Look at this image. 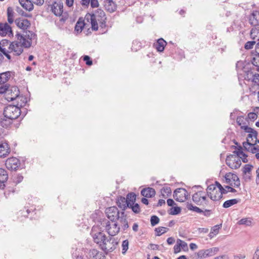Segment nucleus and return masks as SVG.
Instances as JSON below:
<instances>
[{
	"label": "nucleus",
	"instance_id": "nucleus-24",
	"mask_svg": "<svg viewBox=\"0 0 259 259\" xmlns=\"http://www.w3.org/2000/svg\"><path fill=\"white\" fill-rule=\"evenodd\" d=\"M166 44V41L161 38L158 39L157 41L154 44V47L158 52H161L163 51Z\"/></svg>",
	"mask_w": 259,
	"mask_h": 259
},
{
	"label": "nucleus",
	"instance_id": "nucleus-41",
	"mask_svg": "<svg viewBox=\"0 0 259 259\" xmlns=\"http://www.w3.org/2000/svg\"><path fill=\"white\" fill-rule=\"evenodd\" d=\"M168 230V228L163 227H159L155 228V231L156 232V235L159 236L162 234L167 232Z\"/></svg>",
	"mask_w": 259,
	"mask_h": 259
},
{
	"label": "nucleus",
	"instance_id": "nucleus-59",
	"mask_svg": "<svg viewBox=\"0 0 259 259\" xmlns=\"http://www.w3.org/2000/svg\"><path fill=\"white\" fill-rule=\"evenodd\" d=\"M83 60L85 62L86 65L88 66H91L93 64V61L89 56H84L83 57Z\"/></svg>",
	"mask_w": 259,
	"mask_h": 259
},
{
	"label": "nucleus",
	"instance_id": "nucleus-46",
	"mask_svg": "<svg viewBox=\"0 0 259 259\" xmlns=\"http://www.w3.org/2000/svg\"><path fill=\"white\" fill-rule=\"evenodd\" d=\"M242 114V112L237 109H234L232 112L231 113L230 118L231 120H233V122H235V119L236 120V118L237 115Z\"/></svg>",
	"mask_w": 259,
	"mask_h": 259
},
{
	"label": "nucleus",
	"instance_id": "nucleus-16",
	"mask_svg": "<svg viewBox=\"0 0 259 259\" xmlns=\"http://www.w3.org/2000/svg\"><path fill=\"white\" fill-rule=\"evenodd\" d=\"M105 212L107 218L110 221H116L120 218L119 210L116 207H108L106 208Z\"/></svg>",
	"mask_w": 259,
	"mask_h": 259
},
{
	"label": "nucleus",
	"instance_id": "nucleus-23",
	"mask_svg": "<svg viewBox=\"0 0 259 259\" xmlns=\"http://www.w3.org/2000/svg\"><path fill=\"white\" fill-rule=\"evenodd\" d=\"M155 193L156 192L154 189L150 187L144 188L141 191V194L143 196L147 198H150L154 196Z\"/></svg>",
	"mask_w": 259,
	"mask_h": 259
},
{
	"label": "nucleus",
	"instance_id": "nucleus-18",
	"mask_svg": "<svg viewBox=\"0 0 259 259\" xmlns=\"http://www.w3.org/2000/svg\"><path fill=\"white\" fill-rule=\"evenodd\" d=\"M248 21L251 26H258L259 25V11H253L249 16Z\"/></svg>",
	"mask_w": 259,
	"mask_h": 259
},
{
	"label": "nucleus",
	"instance_id": "nucleus-55",
	"mask_svg": "<svg viewBox=\"0 0 259 259\" xmlns=\"http://www.w3.org/2000/svg\"><path fill=\"white\" fill-rule=\"evenodd\" d=\"M16 11L20 15L25 17H30V15L25 12L20 7H16Z\"/></svg>",
	"mask_w": 259,
	"mask_h": 259
},
{
	"label": "nucleus",
	"instance_id": "nucleus-14",
	"mask_svg": "<svg viewBox=\"0 0 259 259\" xmlns=\"http://www.w3.org/2000/svg\"><path fill=\"white\" fill-rule=\"evenodd\" d=\"M19 94V89L17 87L9 85L7 95H5V99L8 101H12L16 99Z\"/></svg>",
	"mask_w": 259,
	"mask_h": 259
},
{
	"label": "nucleus",
	"instance_id": "nucleus-49",
	"mask_svg": "<svg viewBox=\"0 0 259 259\" xmlns=\"http://www.w3.org/2000/svg\"><path fill=\"white\" fill-rule=\"evenodd\" d=\"M141 48V43L137 40H134L132 46V50L134 51H137Z\"/></svg>",
	"mask_w": 259,
	"mask_h": 259
},
{
	"label": "nucleus",
	"instance_id": "nucleus-52",
	"mask_svg": "<svg viewBox=\"0 0 259 259\" xmlns=\"http://www.w3.org/2000/svg\"><path fill=\"white\" fill-rule=\"evenodd\" d=\"M10 120L11 119H9L8 118L3 119L2 121H1V125L4 128H8L11 124Z\"/></svg>",
	"mask_w": 259,
	"mask_h": 259
},
{
	"label": "nucleus",
	"instance_id": "nucleus-15",
	"mask_svg": "<svg viewBox=\"0 0 259 259\" xmlns=\"http://www.w3.org/2000/svg\"><path fill=\"white\" fill-rule=\"evenodd\" d=\"M188 192L184 188H178L174 192V198L177 201L184 202L188 199Z\"/></svg>",
	"mask_w": 259,
	"mask_h": 259
},
{
	"label": "nucleus",
	"instance_id": "nucleus-28",
	"mask_svg": "<svg viewBox=\"0 0 259 259\" xmlns=\"http://www.w3.org/2000/svg\"><path fill=\"white\" fill-rule=\"evenodd\" d=\"M247 133H250L247 137L246 140H248L251 144L256 143L257 133L256 131H245Z\"/></svg>",
	"mask_w": 259,
	"mask_h": 259
},
{
	"label": "nucleus",
	"instance_id": "nucleus-8",
	"mask_svg": "<svg viewBox=\"0 0 259 259\" xmlns=\"http://www.w3.org/2000/svg\"><path fill=\"white\" fill-rule=\"evenodd\" d=\"M223 181L224 183L234 187L238 188L240 185V182L238 177L237 175L232 172L226 173L224 176Z\"/></svg>",
	"mask_w": 259,
	"mask_h": 259
},
{
	"label": "nucleus",
	"instance_id": "nucleus-57",
	"mask_svg": "<svg viewBox=\"0 0 259 259\" xmlns=\"http://www.w3.org/2000/svg\"><path fill=\"white\" fill-rule=\"evenodd\" d=\"M151 224L152 226H155L158 224L159 219L156 215H152L150 219Z\"/></svg>",
	"mask_w": 259,
	"mask_h": 259
},
{
	"label": "nucleus",
	"instance_id": "nucleus-32",
	"mask_svg": "<svg viewBox=\"0 0 259 259\" xmlns=\"http://www.w3.org/2000/svg\"><path fill=\"white\" fill-rule=\"evenodd\" d=\"M250 36L252 39L255 41L259 40V28L254 27L252 28L250 32Z\"/></svg>",
	"mask_w": 259,
	"mask_h": 259
},
{
	"label": "nucleus",
	"instance_id": "nucleus-39",
	"mask_svg": "<svg viewBox=\"0 0 259 259\" xmlns=\"http://www.w3.org/2000/svg\"><path fill=\"white\" fill-rule=\"evenodd\" d=\"M25 37L31 41L34 40L35 42H36L37 35L32 31L29 30L26 31Z\"/></svg>",
	"mask_w": 259,
	"mask_h": 259
},
{
	"label": "nucleus",
	"instance_id": "nucleus-54",
	"mask_svg": "<svg viewBox=\"0 0 259 259\" xmlns=\"http://www.w3.org/2000/svg\"><path fill=\"white\" fill-rule=\"evenodd\" d=\"M253 166L250 164H245L242 169L243 173L244 175H246V174H250V172Z\"/></svg>",
	"mask_w": 259,
	"mask_h": 259
},
{
	"label": "nucleus",
	"instance_id": "nucleus-12",
	"mask_svg": "<svg viewBox=\"0 0 259 259\" xmlns=\"http://www.w3.org/2000/svg\"><path fill=\"white\" fill-rule=\"evenodd\" d=\"M236 122L241 130H253L250 126V121L242 114L237 115Z\"/></svg>",
	"mask_w": 259,
	"mask_h": 259
},
{
	"label": "nucleus",
	"instance_id": "nucleus-60",
	"mask_svg": "<svg viewBox=\"0 0 259 259\" xmlns=\"http://www.w3.org/2000/svg\"><path fill=\"white\" fill-rule=\"evenodd\" d=\"M9 87V84H6L0 87V94H5L7 95V92Z\"/></svg>",
	"mask_w": 259,
	"mask_h": 259
},
{
	"label": "nucleus",
	"instance_id": "nucleus-21",
	"mask_svg": "<svg viewBox=\"0 0 259 259\" xmlns=\"http://www.w3.org/2000/svg\"><path fill=\"white\" fill-rule=\"evenodd\" d=\"M104 6L105 9L110 13L115 12L117 9V5L113 0H104Z\"/></svg>",
	"mask_w": 259,
	"mask_h": 259
},
{
	"label": "nucleus",
	"instance_id": "nucleus-36",
	"mask_svg": "<svg viewBox=\"0 0 259 259\" xmlns=\"http://www.w3.org/2000/svg\"><path fill=\"white\" fill-rule=\"evenodd\" d=\"M252 56V64L257 67L256 70L259 72V54L254 52L253 53Z\"/></svg>",
	"mask_w": 259,
	"mask_h": 259
},
{
	"label": "nucleus",
	"instance_id": "nucleus-1",
	"mask_svg": "<svg viewBox=\"0 0 259 259\" xmlns=\"http://www.w3.org/2000/svg\"><path fill=\"white\" fill-rule=\"evenodd\" d=\"M84 19L91 23L92 30L100 29L102 33L107 31V17L101 9H98L92 13H87Z\"/></svg>",
	"mask_w": 259,
	"mask_h": 259
},
{
	"label": "nucleus",
	"instance_id": "nucleus-30",
	"mask_svg": "<svg viewBox=\"0 0 259 259\" xmlns=\"http://www.w3.org/2000/svg\"><path fill=\"white\" fill-rule=\"evenodd\" d=\"M243 146L244 149L252 153H255L256 152V149L254 146V144H251L248 140L243 143Z\"/></svg>",
	"mask_w": 259,
	"mask_h": 259
},
{
	"label": "nucleus",
	"instance_id": "nucleus-9",
	"mask_svg": "<svg viewBox=\"0 0 259 259\" xmlns=\"http://www.w3.org/2000/svg\"><path fill=\"white\" fill-rule=\"evenodd\" d=\"M226 164L232 169H237L240 167L241 161L236 153L227 156L226 159Z\"/></svg>",
	"mask_w": 259,
	"mask_h": 259
},
{
	"label": "nucleus",
	"instance_id": "nucleus-56",
	"mask_svg": "<svg viewBox=\"0 0 259 259\" xmlns=\"http://www.w3.org/2000/svg\"><path fill=\"white\" fill-rule=\"evenodd\" d=\"M256 42L254 40L246 42L244 45V48L246 50L252 49Z\"/></svg>",
	"mask_w": 259,
	"mask_h": 259
},
{
	"label": "nucleus",
	"instance_id": "nucleus-31",
	"mask_svg": "<svg viewBox=\"0 0 259 259\" xmlns=\"http://www.w3.org/2000/svg\"><path fill=\"white\" fill-rule=\"evenodd\" d=\"M10 152V150L7 144H0V157H6Z\"/></svg>",
	"mask_w": 259,
	"mask_h": 259
},
{
	"label": "nucleus",
	"instance_id": "nucleus-34",
	"mask_svg": "<svg viewBox=\"0 0 259 259\" xmlns=\"http://www.w3.org/2000/svg\"><path fill=\"white\" fill-rule=\"evenodd\" d=\"M16 100L17 101V106L18 107H24L25 106L27 102V99L26 97L23 96H20V95H18Z\"/></svg>",
	"mask_w": 259,
	"mask_h": 259
},
{
	"label": "nucleus",
	"instance_id": "nucleus-47",
	"mask_svg": "<svg viewBox=\"0 0 259 259\" xmlns=\"http://www.w3.org/2000/svg\"><path fill=\"white\" fill-rule=\"evenodd\" d=\"M32 41H31L29 39H26V38L25 37L24 39L22 40L20 45L22 47V49H23V47L25 48H29L31 47Z\"/></svg>",
	"mask_w": 259,
	"mask_h": 259
},
{
	"label": "nucleus",
	"instance_id": "nucleus-43",
	"mask_svg": "<svg viewBox=\"0 0 259 259\" xmlns=\"http://www.w3.org/2000/svg\"><path fill=\"white\" fill-rule=\"evenodd\" d=\"M128 207L131 208L135 213H139L141 212L140 205L138 203L130 204Z\"/></svg>",
	"mask_w": 259,
	"mask_h": 259
},
{
	"label": "nucleus",
	"instance_id": "nucleus-50",
	"mask_svg": "<svg viewBox=\"0 0 259 259\" xmlns=\"http://www.w3.org/2000/svg\"><path fill=\"white\" fill-rule=\"evenodd\" d=\"M129 242L127 240H125L122 241V253L124 254L128 248Z\"/></svg>",
	"mask_w": 259,
	"mask_h": 259
},
{
	"label": "nucleus",
	"instance_id": "nucleus-5",
	"mask_svg": "<svg viewBox=\"0 0 259 259\" xmlns=\"http://www.w3.org/2000/svg\"><path fill=\"white\" fill-rule=\"evenodd\" d=\"M101 224L105 228L106 231L110 236H115L119 232L120 227L116 221H110L104 220L101 222Z\"/></svg>",
	"mask_w": 259,
	"mask_h": 259
},
{
	"label": "nucleus",
	"instance_id": "nucleus-3",
	"mask_svg": "<svg viewBox=\"0 0 259 259\" xmlns=\"http://www.w3.org/2000/svg\"><path fill=\"white\" fill-rule=\"evenodd\" d=\"M236 69L237 71L238 79L252 81L254 75L252 69L248 65H245L242 61H238L236 64Z\"/></svg>",
	"mask_w": 259,
	"mask_h": 259
},
{
	"label": "nucleus",
	"instance_id": "nucleus-4",
	"mask_svg": "<svg viewBox=\"0 0 259 259\" xmlns=\"http://www.w3.org/2000/svg\"><path fill=\"white\" fill-rule=\"evenodd\" d=\"M91 235L94 241L101 248L102 244H103L107 239L106 236L103 233L101 228L98 226H94L92 229Z\"/></svg>",
	"mask_w": 259,
	"mask_h": 259
},
{
	"label": "nucleus",
	"instance_id": "nucleus-17",
	"mask_svg": "<svg viewBox=\"0 0 259 259\" xmlns=\"http://www.w3.org/2000/svg\"><path fill=\"white\" fill-rule=\"evenodd\" d=\"M0 35L1 36L8 35L10 38L13 37L14 33L12 27L7 23L0 22Z\"/></svg>",
	"mask_w": 259,
	"mask_h": 259
},
{
	"label": "nucleus",
	"instance_id": "nucleus-19",
	"mask_svg": "<svg viewBox=\"0 0 259 259\" xmlns=\"http://www.w3.org/2000/svg\"><path fill=\"white\" fill-rule=\"evenodd\" d=\"M15 23L18 27L24 30L27 29L31 25L30 21L21 18L16 19Z\"/></svg>",
	"mask_w": 259,
	"mask_h": 259
},
{
	"label": "nucleus",
	"instance_id": "nucleus-42",
	"mask_svg": "<svg viewBox=\"0 0 259 259\" xmlns=\"http://www.w3.org/2000/svg\"><path fill=\"white\" fill-rule=\"evenodd\" d=\"M252 223L251 219L248 218H243L239 221L237 223L240 225H245L246 226H251Z\"/></svg>",
	"mask_w": 259,
	"mask_h": 259
},
{
	"label": "nucleus",
	"instance_id": "nucleus-25",
	"mask_svg": "<svg viewBox=\"0 0 259 259\" xmlns=\"http://www.w3.org/2000/svg\"><path fill=\"white\" fill-rule=\"evenodd\" d=\"M130 204L129 202H127L126 198L122 196H120L118 198L117 204L122 210H124L127 207H128Z\"/></svg>",
	"mask_w": 259,
	"mask_h": 259
},
{
	"label": "nucleus",
	"instance_id": "nucleus-29",
	"mask_svg": "<svg viewBox=\"0 0 259 259\" xmlns=\"http://www.w3.org/2000/svg\"><path fill=\"white\" fill-rule=\"evenodd\" d=\"M19 2L27 11H31L33 9V5L30 0H19Z\"/></svg>",
	"mask_w": 259,
	"mask_h": 259
},
{
	"label": "nucleus",
	"instance_id": "nucleus-20",
	"mask_svg": "<svg viewBox=\"0 0 259 259\" xmlns=\"http://www.w3.org/2000/svg\"><path fill=\"white\" fill-rule=\"evenodd\" d=\"M63 5L61 2H54L51 5V10L56 16H61L63 13Z\"/></svg>",
	"mask_w": 259,
	"mask_h": 259
},
{
	"label": "nucleus",
	"instance_id": "nucleus-26",
	"mask_svg": "<svg viewBox=\"0 0 259 259\" xmlns=\"http://www.w3.org/2000/svg\"><path fill=\"white\" fill-rule=\"evenodd\" d=\"M242 148L241 146H239L237 150H235L233 152V153H236L237 156L239 157V159L241 160L244 163L248 162L247 159V155L242 151Z\"/></svg>",
	"mask_w": 259,
	"mask_h": 259
},
{
	"label": "nucleus",
	"instance_id": "nucleus-58",
	"mask_svg": "<svg viewBox=\"0 0 259 259\" xmlns=\"http://www.w3.org/2000/svg\"><path fill=\"white\" fill-rule=\"evenodd\" d=\"M72 255L74 259H83V256L79 254L77 249L72 252Z\"/></svg>",
	"mask_w": 259,
	"mask_h": 259
},
{
	"label": "nucleus",
	"instance_id": "nucleus-51",
	"mask_svg": "<svg viewBox=\"0 0 259 259\" xmlns=\"http://www.w3.org/2000/svg\"><path fill=\"white\" fill-rule=\"evenodd\" d=\"M228 192V191L226 189L223 187V189H221L220 190H219V196L213 197L214 199H221L223 197V195L227 194Z\"/></svg>",
	"mask_w": 259,
	"mask_h": 259
},
{
	"label": "nucleus",
	"instance_id": "nucleus-53",
	"mask_svg": "<svg viewBox=\"0 0 259 259\" xmlns=\"http://www.w3.org/2000/svg\"><path fill=\"white\" fill-rule=\"evenodd\" d=\"M206 190H207V193H206V195H209V192H213H213L217 193L218 189L215 187V185L211 184L207 187Z\"/></svg>",
	"mask_w": 259,
	"mask_h": 259
},
{
	"label": "nucleus",
	"instance_id": "nucleus-2",
	"mask_svg": "<svg viewBox=\"0 0 259 259\" xmlns=\"http://www.w3.org/2000/svg\"><path fill=\"white\" fill-rule=\"evenodd\" d=\"M0 52H2L9 62L12 61V53L14 56H19L23 52V49L18 41H11L7 39L0 41Z\"/></svg>",
	"mask_w": 259,
	"mask_h": 259
},
{
	"label": "nucleus",
	"instance_id": "nucleus-48",
	"mask_svg": "<svg viewBox=\"0 0 259 259\" xmlns=\"http://www.w3.org/2000/svg\"><path fill=\"white\" fill-rule=\"evenodd\" d=\"M181 208L178 206L172 207L170 209L168 213L171 215H177L181 212Z\"/></svg>",
	"mask_w": 259,
	"mask_h": 259
},
{
	"label": "nucleus",
	"instance_id": "nucleus-7",
	"mask_svg": "<svg viewBox=\"0 0 259 259\" xmlns=\"http://www.w3.org/2000/svg\"><path fill=\"white\" fill-rule=\"evenodd\" d=\"M193 201L197 205L207 206L208 200L206 198V194L203 191H198L192 196Z\"/></svg>",
	"mask_w": 259,
	"mask_h": 259
},
{
	"label": "nucleus",
	"instance_id": "nucleus-6",
	"mask_svg": "<svg viewBox=\"0 0 259 259\" xmlns=\"http://www.w3.org/2000/svg\"><path fill=\"white\" fill-rule=\"evenodd\" d=\"M4 115L5 117L9 119H17L21 116L20 108L17 105H8L4 109Z\"/></svg>",
	"mask_w": 259,
	"mask_h": 259
},
{
	"label": "nucleus",
	"instance_id": "nucleus-37",
	"mask_svg": "<svg viewBox=\"0 0 259 259\" xmlns=\"http://www.w3.org/2000/svg\"><path fill=\"white\" fill-rule=\"evenodd\" d=\"M7 17L9 23L12 24L14 22V12L12 7H9L7 8Z\"/></svg>",
	"mask_w": 259,
	"mask_h": 259
},
{
	"label": "nucleus",
	"instance_id": "nucleus-27",
	"mask_svg": "<svg viewBox=\"0 0 259 259\" xmlns=\"http://www.w3.org/2000/svg\"><path fill=\"white\" fill-rule=\"evenodd\" d=\"M84 26V20L83 18L80 17L75 24L74 31L77 33H81Z\"/></svg>",
	"mask_w": 259,
	"mask_h": 259
},
{
	"label": "nucleus",
	"instance_id": "nucleus-44",
	"mask_svg": "<svg viewBox=\"0 0 259 259\" xmlns=\"http://www.w3.org/2000/svg\"><path fill=\"white\" fill-rule=\"evenodd\" d=\"M246 117L250 121V126H251L254 121L257 118V114L254 112H250Z\"/></svg>",
	"mask_w": 259,
	"mask_h": 259
},
{
	"label": "nucleus",
	"instance_id": "nucleus-35",
	"mask_svg": "<svg viewBox=\"0 0 259 259\" xmlns=\"http://www.w3.org/2000/svg\"><path fill=\"white\" fill-rule=\"evenodd\" d=\"M11 76V72L7 71L0 74V83L6 82Z\"/></svg>",
	"mask_w": 259,
	"mask_h": 259
},
{
	"label": "nucleus",
	"instance_id": "nucleus-10",
	"mask_svg": "<svg viewBox=\"0 0 259 259\" xmlns=\"http://www.w3.org/2000/svg\"><path fill=\"white\" fill-rule=\"evenodd\" d=\"M218 247H212L207 249L200 250L196 253V259L203 258L214 255L218 251Z\"/></svg>",
	"mask_w": 259,
	"mask_h": 259
},
{
	"label": "nucleus",
	"instance_id": "nucleus-38",
	"mask_svg": "<svg viewBox=\"0 0 259 259\" xmlns=\"http://www.w3.org/2000/svg\"><path fill=\"white\" fill-rule=\"evenodd\" d=\"M120 218L119 219L120 222L123 223L122 229L123 230H125L128 228V225L127 221L126 219V216L124 215V212L122 211L121 214Z\"/></svg>",
	"mask_w": 259,
	"mask_h": 259
},
{
	"label": "nucleus",
	"instance_id": "nucleus-22",
	"mask_svg": "<svg viewBox=\"0 0 259 259\" xmlns=\"http://www.w3.org/2000/svg\"><path fill=\"white\" fill-rule=\"evenodd\" d=\"M8 179V175L7 171L5 169L0 168V189H3L5 187V183Z\"/></svg>",
	"mask_w": 259,
	"mask_h": 259
},
{
	"label": "nucleus",
	"instance_id": "nucleus-63",
	"mask_svg": "<svg viewBox=\"0 0 259 259\" xmlns=\"http://www.w3.org/2000/svg\"><path fill=\"white\" fill-rule=\"evenodd\" d=\"M180 245H181V244H179L177 240V244L175 245L174 247V252L175 253H178L181 251Z\"/></svg>",
	"mask_w": 259,
	"mask_h": 259
},
{
	"label": "nucleus",
	"instance_id": "nucleus-11",
	"mask_svg": "<svg viewBox=\"0 0 259 259\" xmlns=\"http://www.w3.org/2000/svg\"><path fill=\"white\" fill-rule=\"evenodd\" d=\"M117 244L118 242L115 238L110 237L109 239H107L103 244H102V246L101 248L104 251L111 252L116 248Z\"/></svg>",
	"mask_w": 259,
	"mask_h": 259
},
{
	"label": "nucleus",
	"instance_id": "nucleus-13",
	"mask_svg": "<svg viewBox=\"0 0 259 259\" xmlns=\"http://www.w3.org/2000/svg\"><path fill=\"white\" fill-rule=\"evenodd\" d=\"M21 162L19 159L15 157L8 158L5 162L6 167L11 170H16L20 166Z\"/></svg>",
	"mask_w": 259,
	"mask_h": 259
},
{
	"label": "nucleus",
	"instance_id": "nucleus-40",
	"mask_svg": "<svg viewBox=\"0 0 259 259\" xmlns=\"http://www.w3.org/2000/svg\"><path fill=\"white\" fill-rule=\"evenodd\" d=\"M161 194L164 198L168 197L171 193V190L169 187L164 186L161 190Z\"/></svg>",
	"mask_w": 259,
	"mask_h": 259
},
{
	"label": "nucleus",
	"instance_id": "nucleus-45",
	"mask_svg": "<svg viewBox=\"0 0 259 259\" xmlns=\"http://www.w3.org/2000/svg\"><path fill=\"white\" fill-rule=\"evenodd\" d=\"M126 199H127V202L130 204H134L136 199V195L134 193H130L127 195Z\"/></svg>",
	"mask_w": 259,
	"mask_h": 259
},
{
	"label": "nucleus",
	"instance_id": "nucleus-61",
	"mask_svg": "<svg viewBox=\"0 0 259 259\" xmlns=\"http://www.w3.org/2000/svg\"><path fill=\"white\" fill-rule=\"evenodd\" d=\"M222 227V225H215L211 229V231L212 233H214V234L217 235L219 233V229Z\"/></svg>",
	"mask_w": 259,
	"mask_h": 259
},
{
	"label": "nucleus",
	"instance_id": "nucleus-64",
	"mask_svg": "<svg viewBox=\"0 0 259 259\" xmlns=\"http://www.w3.org/2000/svg\"><path fill=\"white\" fill-rule=\"evenodd\" d=\"M252 81L255 84L259 85V74H254V77L252 78Z\"/></svg>",
	"mask_w": 259,
	"mask_h": 259
},
{
	"label": "nucleus",
	"instance_id": "nucleus-33",
	"mask_svg": "<svg viewBox=\"0 0 259 259\" xmlns=\"http://www.w3.org/2000/svg\"><path fill=\"white\" fill-rule=\"evenodd\" d=\"M240 200L239 199H230V200H227V201H225L224 203H223V207L224 208H229V207H231V206L235 205V204L238 203V202H239Z\"/></svg>",
	"mask_w": 259,
	"mask_h": 259
},
{
	"label": "nucleus",
	"instance_id": "nucleus-62",
	"mask_svg": "<svg viewBox=\"0 0 259 259\" xmlns=\"http://www.w3.org/2000/svg\"><path fill=\"white\" fill-rule=\"evenodd\" d=\"M98 253H99V252L97 249H91V250H90V251H89V255L90 257H93V258H94L95 256H96L97 255Z\"/></svg>",
	"mask_w": 259,
	"mask_h": 259
}]
</instances>
